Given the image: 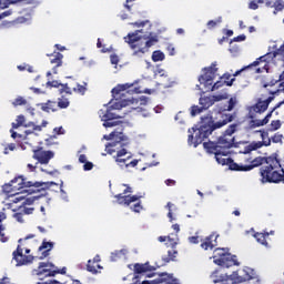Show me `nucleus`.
Instances as JSON below:
<instances>
[{"instance_id": "obj_48", "label": "nucleus", "mask_w": 284, "mask_h": 284, "mask_svg": "<svg viewBox=\"0 0 284 284\" xmlns=\"http://www.w3.org/2000/svg\"><path fill=\"white\" fill-rule=\"evenodd\" d=\"M85 90H88L85 87L78 84L77 88L73 89V92H78L79 94H85Z\"/></svg>"}, {"instance_id": "obj_34", "label": "nucleus", "mask_w": 284, "mask_h": 284, "mask_svg": "<svg viewBox=\"0 0 284 284\" xmlns=\"http://www.w3.org/2000/svg\"><path fill=\"white\" fill-rule=\"evenodd\" d=\"M164 60H165V53H163L162 51H154L152 53V61H154V63L159 61H164Z\"/></svg>"}, {"instance_id": "obj_50", "label": "nucleus", "mask_w": 284, "mask_h": 284, "mask_svg": "<svg viewBox=\"0 0 284 284\" xmlns=\"http://www.w3.org/2000/svg\"><path fill=\"white\" fill-rule=\"evenodd\" d=\"M3 211L6 212V214H12L16 209L13 207V204H6V209H3Z\"/></svg>"}, {"instance_id": "obj_22", "label": "nucleus", "mask_w": 284, "mask_h": 284, "mask_svg": "<svg viewBox=\"0 0 284 284\" xmlns=\"http://www.w3.org/2000/svg\"><path fill=\"white\" fill-rule=\"evenodd\" d=\"M270 103H272V98H268L264 101H258L255 105H253L251 108V110L253 112H256L257 114H261L263 112H265V110H267V108H270Z\"/></svg>"}, {"instance_id": "obj_53", "label": "nucleus", "mask_w": 284, "mask_h": 284, "mask_svg": "<svg viewBox=\"0 0 284 284\" xmlns=\"http://www.w3.org/2000/svg\"><path fill=\"white\" fill-rule=\"evenodd\" d=\"M93 168H94V164H92V162H88V161L84 162L83 170H84L85 172L92 170Z\"/></svg>"}, {"instance_id": "obj_3", "label": "nucleus", "mask_w": 284, "mask_h": 284, "mask_svg": "<svg viewBox=\"0 0 284 284\" xmlns=\"http://www.w3.org/2000/svg\"><path fill=\"white\" fill-rule=\"evenodd\" d=\"M139 105H148V98L140 97L121 100L111 104V109H108L106 111L100 110L99 115L101 121H104L103 126L115 128V125H119V121H114V119H123V115L114 113L112 110H123V108H130V110H136V112H141V106Z\"/></svg>"}, {"instance_id": "obj_11", "label": "nucleus", "mask_w": 284, "mask_h": 284, "mask_svg": "<svg viewBox=\"0 0 284 284\" xmlns=\"http://www.w3.org/2000/svg\"><path fill=\"white\" fill-rule=\"evenodd\" d=\"M236 124H231L222 136L219 138L217 142H214L215 150H230L234 148V132H236Z\"/></svg>"}, {"instance_id": "obj_32", "label": "nucleus", "mask_w": 284, "mask_h": 284, "mask_svg": "<svg viewBox=\"0 0 284 284\" xmlns=\"http://www.w3.org/2000/svg\"><path fill=\"white\" fill-rule=\"evenodd\" d=\"M27 128H32L36 132H41L43 128H48V121L43 120L41 125L34 124V122H28Z\"/></svg>"}, {"instance_id": "obj_14", "label": "nucleus", "mask_w": 284, "mask_h": 284, "mask_svg": "<svg viewBox=\"0 0 284 284\" xmlns=\"http://www.w3.org/2000/svg\"><path fill=\"white\" fill-rule=\"evenodd\" d=\"M251 164H233L231 166V170H235L237 172H250L251 170H254V168H258L260 165H263V163H267V159L263 156H257L250 161Z\"/></svg>"}, {"instance_id": "obj_28", "label": "nucleus", "mask_w": 284, "mask_h": 284, "mask_svg": "<svg viewBox=\"0 0 284 284\" xmlns=\"http://www.w3.org/2000/svg\"><path fill=\"white\" fill-rule=\"evenodd\" d=\"M28 123H26V116L24 115H18L16 123H12L13 130H17L18 128H32L27 126Z\"/></svg>"}, {"instance_id": "obj_12", "label": "nucleus", "mask_w": 284, "mask_h": 284, "mask_svg": "<svg viewBox=\"0 0 284 284\" xmlns=\"http://www.w3.org/2000/svg\"><path fill=\"white\" fill-rule=\"evenodd\" d=\"M203 146L205 148L206 152L215 155V161L220 165H227V163H230V159L225 158L230 154V151L227 150L222 151L221 149H216V146L214 145V142H205Z\"/></svg>"}, {"instance_id": "obj_8", "label": "nucleus", "mask_w": 284, "mask_h": 284, "mask_svg": "<svg viewBox=\"0 0 284 284\" xmlns=\"http://www.w3.org/2000/svg\"><path fill=\"white\" fill-rule=\"evenodd\" d=\"M254 270L250 267H245L244 270L239 271V273L233 272L231 275L215 271L211 275V281H213V283L222 284H239L243 283L244 281H251V278H254Z\"/></svg>"}, {"instance_id": "obj_20", "label": "nucleus", "mask_w": 284, "mask_h": 284, "mask_svg": "<svg viewBox=\"0 0 284 284\" xmlns=\"http://www.w3.org/2000/svg\"><path fill=\"white\" fill-rule=\"evenodd\" d=\"M179 284V280H174L172 275H168V273H162L160 277L153 281H143L142 284Z\"/></svg>"}, {"instance_id": "obj_55", "label": "nucleus", "mask_w": 284, "mask_h": 284, "mask_svg": "<svg viewBox=\"0 0 284 284\" xmlns=\"http://www.w3.org/2000/svg\"><path fill=\"white\" fill-rule=\"evenodd\" d=\"M110 59H111L112 65H118L119 64V55L111 54Z\"/></svg>"}, {"instance_id": "obj_54", "label": "nucleus", "mask_w": 284, "mask_h": 284, "mask_svg": "<svg viewBox=\"0 0 284 284\" xmlns=\"http://www.w3.org/2000/svg\"><path fill=\"white\" fill-rule=\"evenodd\" d=\"M229 50H230L231 54H233V57H236V54H239V52H240L237 45L230 47Z\"/></svg>"}, {"instance_id": "obj_62", "label": "nucleus", "mask_w": 284, "mask_h": 284, "mask_svg": "<svg viewBox=\"0 0 284 284\" xmlns=\"http://www.w3.org/2000/svg\"><path fill=\"white\" fill-rule=\"evenodd\" d=\"M168 51H169V54H170L171 57H174V45L169 44V45H168Z\"/></svg>"}, {"instance_id": "obj_49", "label": "nucleus", "mask_w": 284, "mask_h": 284, "mask_svg": "<svg viewBox=\"0 0 284 284\" xmlns=\"http://www.w3.org/2000/svg\"><path fill=\"white\" fill-rule=\"evenodd\" d=\"M221 21H222V19L221 18H219L217 20H210L209 22H207V28H210V29H212V28H215V26H219V23H221Z\"/></svg>"}, {"instance_id": "obj_23", "label": "nucleus", "mask_w": 284, "mask_h": 284, "mask_svg": "<svg viewBox=\"0 0 284 284\" xmlns=\"http://www.w3.org/2000/svg\"><path fill=\"white\" fill-rule=\"evenodd\" d=\"M219 239V235L216 234H211L207 236L204 242L201 244V247L203 250H214L216 247L217 243L216 240Z\"/></svg>"}, {"instance_id": "obj_19", "label": "nucleus", "mask_w": 284, "mask_h": 284, "mask_svg": "<svg viewBox=\"0 0 284 284\" xmlns=\"http://www.w3.org/2000/svg\"><path fill=\"white\" fill-rule=\"evenodd\" d=\"M284 102H280L277 103L273 110L267 113V115L263 119V120H251L250 121V128L251 130H254V128H262V125H267L270 123V119H272V113L274 112V110H278V108H281L283 105Z\"/></svg>"}, {"instance_id": "obj_59", "label": "nucleus", "mask_w": 284, "mask_h": 284, "mask_svg": "<svg viewBox=\"0 0 284 284\" xmlns=\"http://www.w3.org/2000/svg\"><path fill=\"white\" fill-rule=\"evenodd\" d=\"M22 212L24 214H32L34 212V207H23Z\"/></svg>"}, {"instance_id": "obj_43", "label": "nucleus", "mask_w": 284, "mask_h": 284, "mask_svg": "<svg viewBox=\"0 0 284 284\" xmlns=\"http://www.w3.org/2000/svg\"><path fill=\"white\" fill-rule=\"evenodd\" d=\"M166 207L169 210L168 217L170 219V222L172 223V221H176V219L172 215V207H174V204H172V202H169L166 204Z\"/></svg>"}, {"instance_id": "obj_46", "label": "nucleus", "mask_w": 284, "mask_h": 284, "mask_svg": "<svg viewBox=\"0 0 284 284\" xmlns=\"http://www.w3.org/2000/svg\"><path fill=\"white\" fill-rule=\"evenodd\" d=\"M60 87H62L60 89V94H63V92H65V94H72V90L70 87H68V84H61Z\"/></svg>"}, {"instance_id": "obj_18", "label": "nucleus", "mask_w": 284, "mask_h": 284, "mask_svg": "<svg viewBox=\"0 0 284 284\" xmlns=\"http://www.w3.org/2000/svg\"><path fill=\"white\" fill-rule=\"evenodd\" d=\"M33 159L40 162L42 165H48L50 160L54 159V152L52 151H34Z\"/></svg>"}, {"instance_id": "obj_29", "label": "nucleus", "mask_w": 284, "mask_h": 284, "mask_svg": "<svg viewBox=\"0 0 284 284\" xmlns=\"http://www.w3.org/2000/svg\"><path fill=\"white\" fill-rule=\"evenodd\" d=\"M133 84L125 83V84H119L114 89H112V94H123L121 92H125V90H130Z\"/></svg>"}, {"instance_id": "obj_25", "label": "nucleus", "mask_w": 284, "mask_h": 284, "mask_svg": "<svg viewBox=\"0 0 284 284\" xmlns=\"http://www.w3.org/2000/svg\"><path fill=\"white\" fill-rule=\"evenodd\" d=\"M43 112H57V102L48 101L47 103L38 104Z\"/></svg>"}, {"instance_id": "obj_61", "label": "nucleus", "mask_w": 284, "mask_h": 284, "mask_svg": "<svg viewBox=\"0 0 284 284\" xmlns=\"http://www.w3.org/2000/svg\"><path fill=\"white\" fill-rule=\"evenodd\" d=\"M10 14H12V10L3 11L1 13V19H6V17H10Z\"/></svg>"}, {"instance_id": "obj_45", "label": "nucleus", "mask_w": 284, "mask_h": 284, "mask_svg": "<svg viewBox=\"0 0 284 284\" xmlns=\"http://www.w3.org/2000/svg\"><path fill=\"white\" fill-rule=\"evenodd\" d=\"M28 21H32V16L28 14L27 18L20 17L14 21V23H28Z\"/></svg>"}, {"instance_id": "obj_60", "label": "nucleus", "mask_w": 284, "mask_h": 284, "mask_svg": "<svg viewBox=\"0 0 284 284\" xmlns=\"http://www.w3.org/2000/svg\"><path fill=\"white\" fill-rule=\"evenodd\" d=\"M245 39H246L245 34H241L235 37L233 41L241 42V41H245Z\"/></svg>"}, {"instance_id": "obj_31", "label": "nucleus", "mask_w": 284, "mask_h": 284, "mask_svg": "<svg viewBox=\"0 0 284 284\" xmlns=\"http://www.w3.org/2000/svg\"><path fill=\"white\" fill-rule=\"evenodd\" d=\"M266 236H270V233H255L254 239H256L257 243L267 247V241L265 240Z\"/></svg>"}, {"instance_id": "obj_40", "label": "nucleus", "mask_w": 284, "mask_h": 284, "mask_svg": "<svg viewBox=\"0 0 284 284\" xmlns=\"http://www.w3.org/2000/svg\"><path fill=\"white\" fill-rule=\"evenodd\" d=\"M17 150V144L10 143L4 146L3 154H10V152H14Z\"/></svg>"}, {"instance_id": "obj_6", "label": "nucleus", "mask_w": 284, "mask_h": 284, "mask_svg": "<svg viewBox=\"0 0 284 284\" xmlns=\"http://www.w3.org/2000/svg\"><path fill=\"white\" fill-rule=\"evenodd\" d=\"M216 72H219V69L216 68V62H213L211 67L204 69V74L199 78L200 85L199 90L202 92H210L214 90H219V88H223V85H232L234 83V79H232L230 82L223 81V78H221V81H217L214 83V80L216 79Z\"/></svg>"}, {"instance_id": "obj_57", "label": "nucleus", "mask_w": 284, "mask_h": 284, "mask_svg": "<svg viewBox=\"0 0 284 284\" xmlns=\"http://www.w3.org/2000/svg\"><path fill=\"white\" fill-rule=\"evenodd\" d=\"M53 132L54 134H65V130H63V126L54 128Z\"/></svg>"}, {"instance_id": "obj_56", "label": "nucleus", "mask_w": 284, "mask_h": 284, "mask_svg": "<svg viewBox=\"0 0 284 284\" xmlns=\"http://www.w3.org/2000/svg\"><path fill=\"white\" fill-rule=\"evenodd\" d=\"M132 210L133 212H136V213L141 212L143 210V206H141V202H138L136 204H134Z\"/></svg>"}, {"instance_id": "obj_4", "label": "nucleus", "mask_w": 284, "mask_h": 284, "mask_svg": "<svg viewBox=\"0 0 284 284\" xmlns=\"http://www.w3.org/2000/svg\"><path fill=\"white\" fill-rule=\"evenodd\" d=\"M141 34H143V30L131 32L124 37L125 43L130 45L131 50H134V57H143V54L148 52V48H152V45H156V43H159V38L156 36Z\"/></svg>"}, {"instance_id": "obj_51", "label": "nucleus", "mask_w": 284, "mask_h": 284, "mask_svg": "<svg viewBox=\"0 0 284 284\" xmlns=\"http://www.w3.org/2000/svg\"><path fill=\"white\" fill-rule=\"evenodd\" d=\"M88 272H91V274H97V266L92 265V261H89V264L87 266Z\"/></svg>"}, {"instance_id": "obj_52", "label": "nucleus", "mask_w": 284, "mask_h": 284, "mask_svg": "<svg viewBox=\"0 0 284 284\" xmlns=\"http://www.w3.org/2000/svg\"><path fill=\"white\" fill-rule=\"evenodd\" d=\"M12 217L18 221V223H23V214L21 213H13Z\"/></svg>"}, {"instance_id": "obj_58", "label": "nucleus", "mask_w": 284, "mask_h": 284, "mask_svg": "<svg viewBox=\"0 0 284 284\" xmlns=\"http://www.w3.org/2000/svg\"><path fill=\"white\" fill-rule=\"evenodd\" d=\"M248 8L250 10H258V3L256 1H251Z\"/></svg>"}, {"instance_id": "obj_41", "label": "nucleus", "mask_w": 284, "mask_h": 284, "mask_svg": "<svg viewBox=\"0 0 284 284\" xmlns=\"http://www.w3.org/2000/svg\"><path fill=\"white\" fill-rule=\"evenodd\" d=\"M28 103V100H26L23 97H18L14 99V101L12 102V104L14 106L17 105H26Z\"/></svg>"}, {"instance_id": "obj_1", "label": "nucleus", "mask_w": 284, "mask_h": 284, "mask_svg": "<svg viewBox=\"0 0 284 284\" xmlns=\"http://www.w3.org/2000/svg\"><path fill=\"white\" fill-rule=\"evenodd\" d=\"M237 101L236 98H231L227 101V104L220 103L217 104V114L223 119L222 121H219L214 123V120L212 119V115H206L202 118L199 126L189 129V145H193V148H196L203 143L204 139H207L214 130H219V128H223V125H227L232 121V115L225 114L223 112H232L236 105Z\"/></svg>"}, {"instance_id": "obj_17", "label": "nucleus", "mask_w": 284, "mask_h": 284, "mask_svg": "<svg viewBox=\"0 0 284 284\" xmlns=\"http://www.w3.org/2000/svg\"><path fill=\"white\" fill-rule=\"evenodd\" d=\"M13 260L16 261L17 267H21V265H28L34 261L32 255L23 254V247L18 245L17 251L13 252Z\"/></svg>"}, {"instance_id": "obj_37", "label": "nucleus", "mask_w": 284, "mask_h": 284, "mask_svg": "<svg viewBox=\"0 0 284 284\" xmlns=\"http://www.w3.org/2000/svg\"><path fill=\"white\" fill-rule=\"evenodd\" d=\"M63 54H61L60 52L55 53V59H51V63H55L57 68H61L63 61Z\"/></svg>"}, {"instance_id": "obj_38", "label": "nucleus", "mask_w": 284, "mask_h": 284, "mask_svg": "<svg viewBox=\"0 0 284 284\" xmlns=\"http://www.w3.org/2000/svg\"><path fill=\"white\" fill-rule=\"evenodd\" d=\"M276 130H281V122H280V120H273L271 122L268 132H276Z\"/></svg>"}, {"instance_id": "obj_9", "label": "nucleus", "mask_w": 284, "mask_h": 284, "mask_svg": "<svg viewBox=\"0 0 284 284\" xmlns=\"http://www.w3.org/2000/svg\"><path fill=\"white\" fill-rule=\"evenodd\" d=\"M230 98L227 93H220L216 95H210V97H204L200 98V105H193L191 108V115L196 116V114H201L203 110H207V108H212L213 103H216L219 101H225Z\"/></svg>"}, {"instance_id": "obj_64", "label": "nucleus", "mask_w": 284, "mask_h": 284, "mask_svg": "<svg viewBox=\"0 0 284 284\" xmlns=\"http://www.w3.org/2000/svg\"><path fill=\"white\" fill-rule=\"evenodd\" d=\"M1 284H12V283H10V278L3 277Z\"/></svg>"}, {"instance_id": "obj_21", "label": "nucleus", "mask_w": 284, "mask_h": 284, "mask_svg": "<svg viewBox=\"0 0 284 284\" xmlns=\"http://www.w3.org/2000/svg\"><path fill=\"white\" fill-rule=\"evenodd\" d=\"M132 159V155H129L126 159L124 158H115V163L121 170H128V168H136L139 165V160H133L130 162Z\"/></svg>"}, {"instance_id": "obj_39", "label": "nucleus", "mask_w": 284, "mask_h": 284, "mask_svg": "<svg viewBox=\"0 0 284 284\" xmlns=\"http://www.w3.org/2000/svg\"><path fill=\"white\" fill-rule=\"evenodd\" d=\"M168 254H169L168 257H163V261H165V263H170V261H174V258H176L178 252L175 250H171L168 252Z\"/></svg>"}, {"instance_id": "obj_36", "label": "nucleus", "mask_w": 284, "mask_h": 284, "mask_svg": "<svg viewBox=\"0 0 284 284\" xmlns=\"http://www.w3.org/2000/svg\"><path fill=\"white\" fill-rule=\"evenodd\" d=\"M14 3H21V0H1V10H6L9 6H14Z\"/></svg>"}, {"instance_id": "obj_33", "label": "nucleus", "mask_w": 284, "mask_h": 284, "mask_svg": "<svg viewBox=\"0 0 284 284\" xmlns=\"http://www.w3.org/2000/svg\"><path fill=\"white\" fill-rule=\"evenodd\" d=\"M272 8H274L273 14H278V12H283L284 10V1L283 0H276Z\"/></svg>"}, {"instance_id": "obj_5", "label": "nucleus", "mask_w": 284, "mask_h": 284, "mask_svg": "<svg viewBox=\"0 0 284 284\" xmlns=\"http://www.w3.org/2000/svg\"><path fill=\"white\" fill-rule=\"evenodd\" d=\"M103 139L105 141H113L105 145L108 154H114V152H116V155L113 159H123V156L128 154L125 145H130V140L123 134V128L119 126L109 135H103Z\"/></svg>"}, {"instance_id": "obj_42", "label": "nucleus", "mask_w": 284, "mask_h": 284, "mask_svg": "<svg viewBox=\"0 0 284 284\" xmlns=\"http://www.w3.org/2000/svg\"><path fill=\"white\" fill-rule=\"evenodd\" d=\"M70 105V101L65 98H61L58 102V108L65 109Z\"/></svg>"}, {"instance_id": "obj_10", "label": "nucleus", "mask_w": 284, "mask_h": 284, "mask_svg": "<svg viewBox=\"0 0 284 284\" xmlns=\"http://www.w3.org/2000/svg\"><path fill=\"white\" fill-rule=\"evenodd\" d=\"M214 263L220 267H232L233 265H240L236 261V255H232L225 248H216L214 251Z\"/></svg>"}, {"instance_id": "obj_30", "label": "nucleus", "mask_w": 284, "mask_h": 284, "mask_svg": "<svg viewBox=\"0 0 284 284\" xmlns=\"http://www.w3.org/2000/svg\"><path fill=\"white\" fill-rule=\"evenodd\" d=\"M160 241V243H165V241H168L166 245L169 247H175L176 246V239L172 237V236H160L158 239Z\"/></svg>"}, {"instance_id": "obj_63", "label": "nucleus", "mask_w": 284, "mask_h": 284, "mask_svg": "<svg viewBox=\"0 0 284 284\" xmlns=\"http://www.w3.org/2000/svg\"><path fill=\"white\" fill-rule=\"evenodd\" d=\"M79 161H80V163H85L88 161V158L85 156V154H81L79 156Z\"/></svg>"}, {"instance_id": "obj_16", "label": "nucleus", "mask_w": 284, "mask_h": 284, "mask_svg": "<svg viewBox=\"0 0 284 284\" xmlns=\"http://www.w3.org/2000/svg\"><path fill=\"white\" fill-rule=\"evenodd\" d=\"M132 194V187L126 186L123 193L115 195L119 205H130L131 203H135L139 199H143V195H128Z\"/></svg>"}, {"instance_id": "obj_44", "label": "nucleus", "mask_w": 284, "mask_h": 284, "mask_svg": "<svg viewBox=\"0 0 284 284\" xmlns=\"http://www.w3.org/2000/svg\"><path fill=\"white\" fill-rule=\"evenodd\" d=\"M273 143H283V134L275 133L274 136L271 138Z\"/></svg>"}, {"instance_id": "obj_15", "label": "nucleus", "mask_w": 284, "mask_h": 284, "mask_svg": "<svg viewBox=\"0 0 284 284\" xmlns=\"http://www.w3.org/2000/svg\"><path fill=\"white\" fill-rule=\"evenodd\" d=\"M52 267H54L52 263L42 262L39 264L38 268L32 271V275L38 276L40 281H43L45 276H54V274H57V271H52Z\"/></svg>"}, {"instance_id": "obj_7", "label": "nucleus", "mask_w": 284, "mask_h": 284, "mask_svg": "<svg viewBox=\"0 0 284 284\" xmlns=\"http://www.w3.org/2000/svg\"><path fill=\"white\" fill-rule=\"evenodd\" d=\"M262 183H281L284 181V169L276 158H266V165L261 168Z\"/></svg>"}, {"instance_id": "obj_13", "label": "nucleus", "mask_w": 284, "mask_h": 284, "mask_svg": "<svg viewBox=\"0 0 284 284\" xmlns=\"http://www.w3.org/2000/svg\"><path fill=\"white\" fill-rule=\"evenodd\" d=\"M261 134L262 141H253L244 149V154H250L254 150H261V148H270L272 145V138L267 131H257Z\"/></svg>"}, {"instance_id": "obj_2", "label": "nucleus", "mask_w": 284, "mask_h": 284, "mask_svg": "<svg viewBox=\"0 0 284 284\" xmlns=\"http://www.w3.org/2000/svg\"><path fill=\"white\" fill-rule=\"evenodd\" d=\"M51 185H57L54 182H30L26 181L23 176H18L11 181V184L3 186V192H14V190H22L20 193H13L11 196V203H21L22 205H32L36 201H39L41 196L30 195L34 192H40V190H48ZM8 187H11L8 190ZM32 187H36L32 189ZM40 189V190H39Z\"/></svg>"}, {"instance_id": "obj_27", "label": "nucleus", "mask_w": 284, "mask_h": 284, "mask_svg": "<svg viewBox=\"0 0 284 284\" xmlns=\"http://www.w3.org/2000/svg\"><path fill=\"white\" fill-rule=\"evenodd\" d=\"M52 247H54V243L43 241L39 247V251L43 252L42 255H43V257H45V256H48V252H50L52 250Z\"/></svg>"}, {"instance_id": "obj_26", "label": "nucleus", "mask_w": 284, "mask_h": 284, "mask_svg": "<svg viewBox=\"0 0 284 284\" xmlns=\"http://www.w3.org/2000/svg\"><path fill=\"white\" fill-rule=\"evenodd\" d=\"M134 272L135 274H145V272H152V266L149 263L135 264Z\"/></svg>"}, {"instance_id": "obj_35", "label": "nucleus", "mask_w": 284, "mask_h": 284, "mask_svg": "<svg viewBox=\"0 0 284 284\" xmlns=\"http://www.w3.org/2000/svg\"><path fill=\"white\" fill-rule=\"evenodd\" d=\"M128 254L126 250L115 251L111 254V261H119L121 256H125Z\"/></svg>"}, {"instance_id": "obj_47", "label": "nucleus", "mask_w": 284, "mask_h": 284, "mask_svg": "<svg viewBox=\"0 0 284 284\" xmlns=\"http://www.w3.org/2000/svg\"><path fill=\"white\" fill-rule=\"evenodd\" d=\"M60 85H62L59 81L53 80V81H48L47 82V88H59Z\"/></svg>"}, {"instance_id": "obj_24", "label": "nucleus", "mask_w": 284, "mask_h": 284, "mask_svg": "<svg viewBox=\"0 0 284 284\" xmlns=\"http://www.w3.org/2000/svg\"><path fill=\"white\" fill-rule=\"evenodd\" d=\"M34 132H37V131H34L33 128H31V130L30 129L26 130L24 134H21V133H18V132L11 130V136L13 139H16L17 141H26V139H28L29 134H34Z\"/></svg>"}]
</instances>
